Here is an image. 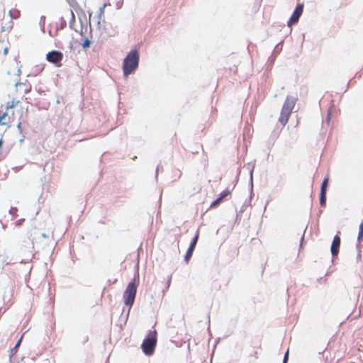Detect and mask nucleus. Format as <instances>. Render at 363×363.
Returning <instances> with one entry per match:
<instances>
[{
    "label": "nucleus",
    "mask_w": 363,
    "mask_h": 363,
    "mask_svg": "<svg viewBox=\"0 0 363 363\" xmlns=\"http://www.w3.org/2000/svg\"><path fill=\"white\" fill-rule=\"evenodd\" d=\"M139 53L136 50L130 51L123 60V70L125 77L133 73L139 65Z\"/></svg>",
    "instance_id": "f257e3e1"
},
{
    "label": "nucleus",
    "mask_w": 363,
    "mask_h": 363,
    "mask_svg": "<svg viewBox=\"0 0 363 363\" xmlns=\"http://www.w3.org/2000/svg\"><path fill=\"white\" fill-rule=\"evenodd\" d=\"M139 284V281L136 278L128 284L125 289L123 295V301L125 306L128 307L130 311L133 306L137 294V289Z\"/></svg>",
    "instance_id": "f03ea898"
},
{
    "label": "nucleus",
    "mask_w": 363,
    "mask_h": 363,
    "mask_svg": "<svg viewBox=\"0 0 363 363\" xmlns=\"http://www.w3.org/2000/svg\"><path fill=\"white\" fill-rule=\"evenodd\" d=\"M296 102V99L287 96L281 108V111L279 118V121L282 124V125H285L289 119L291 113L295 106Z\"/></svg>",
    "instance_id": "7ed1b4c3"
},
{
    "label": "nucleus",
    "mask_w": 363,
    "mask_h": 363,
    "mask_svg": "<svg viewBox=\"0 0 363 363\" xmlns=\"http://www.w3.org/2000/svg\"><path fill=\"white\" fill-rule=\"evenodd\" d=\"M157 342V331L155 330L150 331L141 346L143 352L146 355H152L155 352Z\"/></svg>",
    "instance_id": "20e7f679"
},
{
    "label": "nucleus",
    "mask_w": 363,
    "mask_h": 363,
    "mask_svg": "<svg viewBox=\"0 0 363 363\" xmlns=\"http://www.w3.org/2000/svg\"><path fill=\"white\" fill-rule=\"evenodd\" d=\"M21 103V100L17 98H13L10 101H8L6 104V112L1 113L0 111V124L4 125L9 122V113L10 110L13 109L16 106H18ZM11 115L13 116L14 112L11 111Z\"/></svg>",
    "instance_id": "39448f33"
},
{
    "label": "nucleus",
    "mask_w": 363,
    "mask_h": 363,
    "mask_svg": "<svg viewBox=\"0 0 363 363\" xmlns=\"http://www.w3.org/2000/svg\"><path fill=\"white\" fill-rule=\"evenodd\" d=\"M63 53L58 50H52L46 54V60L50 63L55 64L58 67L62 65L61 62L63 60Z\"/></svg>",
    "instance_id": "423d86ee"
},
{
    "label": "nucleus",
    "mask_w": 363,
    "mask_h": 363,
    "mask_svg": "<svg viewBox=\"0 0 363 363\" xmlns=\"http://www.w3.org/2000/svg\"><path fill=\"white\" fill-rule=\"evenodd\" d=\"M303 11V4H298L294 11L293 12L291 16L290 17L289 20L287 22L288 26H291L294 24H296L298 20L301 16L302 15Z\"/></svg>",
    "instance_id": "0eeeda50"
},
{
    "label": "nucleus",
    "mask_w": 363,
    "mask_h": 363,
    "mask_svg": "<svg viewBox=\"0 0 363 363\" xmlns=\"http://www.w3.org/2000/svg\"><path fill=\"white\" fill-rule=\"evenodd\" d=\"M340 245V238L338 235H335L331 245V254L333 257H335L339 253V248Z\"/></svg>",
    "instance_id": "6e6552de"
},
{
    "label": "nucleus",
    "mask_w": 363,
    "mask_h": 363,
    "mask_svg": "<svg viewBox=\"0 0 363 363\" xmlns=\"http://www.w3.org/2000/svg\"><path fill=\"white\" fill-rule=\"evenodd\" d=\"M106 7V4H104L100 6L98 13V23L99 24L104 16V9Z\"/></svg>",
    "instance_id": "1a4fd4ad"
},
{
    "label": "nucleus",
    "mask_w": 363,
    "mask_h": 363,
    "mask_svg": "<svg viewBox=\"0 0 363 363\" xmlns=\"http://www.w3.org/2000/svg\"><path fill=\"white\" fill-rule=\"evenodd\" d=\"M199 230H198L196 233V235L194 237V238L192 239L189 246V248H191L192 250H194L195 249V247L196 245V243H197V241H198V239H199Z\"/></svg>",
    "instance_id": "9d476101"
},
{
    "label": "nucleus",
    "mask_w": 363,
    "mask_h": 363,
    "mask_svg": "<svg viewBox=\"0 0 363 363\" xmlns=\"http://www.w3.org/2000/svg\"><path fill=\"white\" fill-rule=\"evenodd\" d=\"M261 348V344L259 343L258 346L254 347L252 352L250 354L251 357H254L255 359H258V350Z\"/></svg>",
    "instance_id": "9b49d317"
},
{
    "label": "nucleus",
    "mask_w": 363,
    "mask_h": 363,
    "mask_svg": "<svg viewBox=\"0 0 363 363\" xmlns=\"http://www.w3.org/2000/svg\"><path fill=\"white\" fill-rule=\"evenodd\" d=\"M16 91L21 87L23 88L24 93H28L30 91V86H26L25 84L18 83L16 84Z\"/></svg>",
    "instance_id": "f8f14e48"
},
{
    "label": "nucleus",
    "mask_w": 363,
    "mask_h": 363,
    "mask_svg": "<svg viewBox=\"0 0 363 363\" xmlns=\"http://www.w3.org/2000/svg\"><path fill=\"white\" fill-rule=\"evenodd\" d=\"M328 181V177L325 178L324 180L323 181L320 188V193H326Z\"/></svg>",
    "instance_id": "ddd939ff"
},
{
    "label": "nucleus",
    "mask_w": 363,
    "mask_h": 363,
    "mask_svg": "<svg viewBox=\"0 0 363 363\" xmlns=\"http://www.w3.org/2000/svg\"><path fill=\"white\" fill-rule=\"evenodd\" d=\"M194 250H192L191 248H188L186 252V255H185V257H184V260L186 261V263L189 262V261L190 260L192 255H193V252H194Z\"/></svg>",
    "instance_id": "4468645a"
},
{
    "label": "nucleus",
    "mask_w": 363,
    "mask_h": 363,
    "mask_svg": "<svg viewBox=\"0 0 363 363\" xmlns=\"http://www.w3.org/2000/svg\"><path fill=\"white\" fill-rule=\"evenodd\" d=\"M9 13L12 18H18L20 16V11L17 9H11Z\"/></svg>",
    "instance_id": "2eb2a0df"
},
{
    "label": "nucleus",
    "mask_w": 363,
    "mask_h": 363,
    "mask_svg": "<svg viewBox=\"0 0 363 363\" xmlns=\"http://www.w3.org/2000/svg\"><path fill=\"white\" fill-rule=\"evenodd\" d=\"M326 203V193H320V204L321 206H325Z\"/></svg>",
    "instance_id": "dca6fc26"
},
{
    "label": "nucleus",
    "mask_w": 363,
    "mask_h": 363,
    "mask_svg": "<svg viewBox=\"0 0 363 363\" xmlns=\"http://www.w3.org/2000/svg\"><path fill=\"white\" fill-rule=\"evenodd\" d=\"M231 194L230 191L228 189H225L219 195V198L223 201L225 197L229 196Z\"/></svg>",
    "instance_id": "f3484780"
},
{
    "label": "nucleus",
    "mask_w": 363,
    "mask_h": 363,
    "mask_svg": "<svg viewBox=\"0 0 363 363\" xmlns=\"http://www.w3.org/2000/svg\"><path fill=\"white\" fill-rule=\"evenodd\" d=\"M21 340H22V337L18 340V341L17 342L16 345L13 347V348L11 349V352L12 354H14L17 352L18 348L21 345Z\"/></svg>",
    "instance_id": "a211bd4d"
},
{
    "label": "nucleus",
    "mask_w": 363,
    "mask_h": 363,
    "mask_svg": "<svg viewBox=\"0 0 363 363\" xmlns=\"http://www.w3.org/2000/svg\"><path fill=\"white\" fill-rule=\"evenodd\" d=\"M363 237V222L361 223L359 227V233L357 240L359 241Z\"/></svg>",
    "instance_id": "6ab92c4d"
},
{
    "label": "nucleus",
    "mask_w": 363,
    "mask_h": 363,
    "mask_svg": "<svg viewBox=\"0 0 363 363\" xmlns=\"http://www.w3.org/2000/svg\"><path fill=\"white\" fill-rule=\"evenodd\" d=\"M221 201L222 200L218 197L216 200L211 203L210 208H212L216 207Z\"/></svg>",
    "instance_id": "aec40b11"
},
{
    "label": "nucleus",
    "mask_w": 363,
    "mask_h": 363,
    "mask_svg": "<svg viewBox=\"0 0 363 363\" xmlns=\"http://www.w3.org/2000/svg\"><path fill=\"white\" fill-rule=\"evenodd\" d=\"M288 359H289V350H287L284 354L283 363H287Z\"/></svg>",
    "instance_id": "412c9836"
},
{
    "label": "nucleus",
    "mask_w": 363,
    "mask_h": 363,
    "mask_svg": "<svg viewBox=\"0 0 363 363\" xmlns=\"http://www.w3.org/2000/svg\"><path fill=\"white\" fill-rule=\"evenodd\" d=\"M89 45H90V42L89 40H86L84 43L82 44L83 47L84 48H88L89 47Z\"/></svg>",
    "instance_id": "4be33fe9"
},
{
    "label": "nucleus",
    "mask_w": 363,
    "mask_h": 363,
    "mask_svg": "<svg viewBox=\"0 0 363 363\" xmlns=\"http://www.w3.org/2000/svg\"><path fill=\"white\" fill-rule=\"evenodd\" d=\"M330 119H331V112H330V111L329 110V111H328V113L327 118H326V121H327V123H330Z\"/></svg>",
    "instance_id": "5701e85b"
},
{
    "label": "nucleus",
    "mask_w": 363,
    "mask_h": 363,
    "mask_svg": "<svg viewBox=\"0 0 363 363\" xmlns=\"http://www.w3.org/2000/svg\"><path fill=\"white\" fill-rule=\"evenodd\" d=\"M3 53H4V55H6L8 53V48L7 47H5L4 48Z\"/></svg>",
    "instance_id": "b1692460"
},
{
    "label": "nucleus",
    "mask_w": 363,
    "mask_h": 363,
    "mask_svg": "<svg viewBox=\"0 0 363 363\" xmlns=\"http://www.w3.org/2000/svg\"><path fill=\"white\" fill-rule=\"evenodd\" d=\"M70 13L74 17V13H73V11L72 10H70Z\"/></svg>",
    "instance_id": "393cba45"
}]
</instances>
